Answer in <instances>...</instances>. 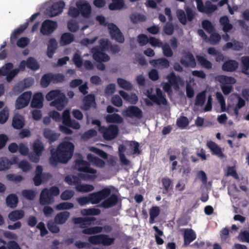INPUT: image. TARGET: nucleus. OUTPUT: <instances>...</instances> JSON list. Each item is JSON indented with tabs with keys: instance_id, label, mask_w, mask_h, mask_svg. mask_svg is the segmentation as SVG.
<instances>
[{
	"instance_id": "f257e3e1",
	"label": "nucleus",
	"mask_w": 249,
	"mask_h": 249,
	"mask_svg": "<svg viewBox=\"0 0 249 249\" xmlns=\"http://www.w3.org/2000/svg\"><path fill=\"white\" fill-rule=\"evenodd\" d=\"M78 159L75 161L74 168L82 173L79 174V177L68 176L65 181L69 184L75 185L77 191L81 193H87L93 191L94 187L93 185L87 184L79 183L80 179L84 180H94L97 177L96 170L90 167L89 163L82 159L80 154L78 155Z\"/></svg>"
},
{
	"instance_id": "f03ea898",
	"label": "nucleus",
	"mask_w": 249,
	"mask_h": 249,
	"mask_svg": "<svg viewBox=\"0 0 249 249\" xmlns=\"http://www.w3.org/2000/svg\"><path fill=\"white\" fill-rule=\"evenodd\" d=\"M74 145L69 142H64L57 147L56 151H51L50 162L52 165H56L58 162L67 163L71 158Z\"/></svg>"
},
{
	"instance_id": "7ed1b4c3",
	"label": "nucleus",
	"mask_w": 249,
	"mask_h": 249,
	"mask_svg": "<svg viewBox=\"0 0 249 249\" xmlns=\"http://www.w3.org/2000/svg\"><path fill=\"white\" fill-rule=\"evenodd\" d=\"M100 47H93L91 50L93 59L97 62H107L110 59L109 56L103 53L102 51L110 49L114 53L118 52L119 50L118 46H111L107 39H101L99 41Z\"/></svg>"
},
{
	"instance_id": "20e7f679",
	"label": "nucleus",
	"mask_w": 249,
	"mask_h": 249,
	"mask_svg": "<svg viewBox=\"0 0 249 249\" xmlns=\"http://www.w3.org/2000/svg\"><path fill=\"white\" fill-rule=\"evenodd\" d=\"M45 97L47 101H52L50 106L55 107L58 110H62L68 102L65 94L58 89L51 90L46 95Z\"/></svg>"
},
{
	"instance_id": "39448f33",
	"label": "nucleus",
	"mask_w": 249,
	"mask_h": 249,
	"mask_svg": "<svg viewBox=\"0 0 249 249\" xmlns=\"http://www.w3.org/2000/svg\"><path fill=\"white\" fill-rule=\"evenodd\" d=\"M139 144L135 141L127 142L125 145H121L119 147L120 159L122 164L128 165L129 161L125 157L124 152H125L127 155H131L135 154H139Z\"/></svg>"
},
{
	"instance_id": "423d86ee",
	"label": "nucleus",
	"mask_w": 249,
	"mask_h": 249,
	"mask_svg": "<svg viewBox=\"0 0 249 249\" xmlns=\"http://www.w3.org/2000/svg\"><path fill=\"white\" fill-rule=\"evenodd\" d=\"M63 124L59 125V130L66 134H71L72 133L70 127L75 129H79L80 125L75 120H71L70 117V111L68 109L64 110L62 114Z\"/></svg>"
},
{
	"instance_id": "0eeeda50",
	"label": "nucleus",
	"mask_w": 249,
	"mask_h": 249,
	"mask_svg": "<svg viewBox=\"0 0 249 249\" xmlns=\"http://www.w3.org/2000/svg\"><path fill=\"white\" fill-rule=\"evenodd\" d=\"M144 94L148 97L144 99L146 104L148 106L152 105L153 104H166L167 101L159 88H156L155 89L151 88L147 89Z\"/></svg>"
},
{
	"instance_id": "6e6552de",
	"label": "nucleus",
	"mask_w": 249,
	"mask_h": 249,
	"mask_svg": "<svg viewBox=\"0 0 249 249\" xmlns=\"http://www.w3.org/2000/svg\"><path fill=\"white\" fill-rule=\"evenodd\" d=\"M76 6L78 9L70 7L69 9L68 14L72 17L76 18L80 14V12L83 17L88 18L91 13V7L89 3L86 0H80L76 2Z\"/></svg>"
},
{
	"instance_id": "1a4fd4ad",
	"label": "nucleus",
	"mask_w": 249,
	"mask_h": 249,
	"mask_svg": "<svg viewBox=\"0 0 249 249\" xmlns=\"http://www.w3.org/2000/svg\"><path fill=\"white\" fill-rule=\"evenodd\" d=\"M96 20L101 25L107 26L109 34L112 39H115L119 43L124 41V37L117 26L113 23H108L106 21V19L102 16H98L96 17Z\"/></svg>"
},
{
	"instance_id": "9d476101",
	"label": "nucleus",
	"mask_w": 249,
	"mask_h": 249,
	"mask_svg": "<svg viewBox=\"0 0 249 249\" xmlns=\"http://www.w3.org/2000/svg\"><path fill=\"white\" fill-rule=\"evenodd\" d=\"M168 82L162 83V88L168 93L171 91L172 88L178 90L184 85V81L178 76H176L172 72L167 76Z\"/></svg>"
},
{
	"instance_id": "9b49d317",
	"label": "nucleus",
	"mask_w": 249,
	"mask_h": 249,
	"mask_svg": "<svg viewBox=\"0 0 249 249\" xmlns=\"http://www.w3.org/2000/svg\"><path fill=\"white\" fill-rule=\"evenodd\" d=\"M59 194V190L58 187L53 186L50 190L47 188L43 189L40 195V203L42 205L49 204L53 202V197Z\"/></svg>"
},
{
	"instance_id": "f8f14e48",
	"label": "nucleus",
	"mask_w": 249,
	"mask_h": 249,
	"mask_svg": "<svg viewBox=\"0 0 249 249\" xmlns=\"http://www.w3.org/2000/svg\"><path fill=\"white\" fill-rule=\"evenodd\" d=\"M216 79L221 83L222 90L225 94H228L231 92L232 85L236 82L234 78L224 75L218 76Z\"/></svg>"
},
{
	"instance_id": "ddd939ff",
	"label": "nucleus",
	"mask_w": 249,
	"mask_h": 249,
	"mask_svg": "<svg viewBox=\"0 0 249 249\" xmlns=\"http://www.w3.org/2000/svg\"><path fill=\"white\" fill-rule=\"evenodd\" d=\"M13 65L9 63L0 69V82L1 81L2 76H6V80L10 82L13 77L19 72V70L15 69L12 70Z\"/></svg>"
},
{
	"instance_id": "4468645a",
	"label": "nucleus",
	"mask_w": 249,
	"mask_h": 249,
	"mask_svg": "<svg viewBox=\"0 0 249 249\" xmlns=\"http://www.w3.org/2000/svg\"><path fill=\"white\" fill-rule=\"evenodd\" d=\"M89 241L91 244L94 245L102 244L104 246H108L114 242V238L107 235L101 234L90 236Z\"/></svg>"
},
{
	"instance_id": "2eb2a0df",
	"label": "nucleus",
	"mask_w": 249,
	"mask_h": 249,
	"mask_svg": "<svg viewBox=\"0 0 249 249\" xmlns=\"http://www.w3.org/2000/svg\"><path fill=\"white\" fill-rule=\"evenodd\" d=\"M100 133L102 134L104 139L107 140H111L114 139L118 134V127L116 125H110L107 128L104 126H100L98 128Z\"/></svg>"
},
{
	"instance_id": "dca6fc26",
	"label": "nucleus",
	"mask_w": 249,
	"mask_h": 249,
	"mask_svg": "<svg viewBox=\"0 0 249 249\" xmlns=\"http://www.w3.org/2000/svg\"><path fill=\"white\" fill-rule=\"evenodd\" d=\"M111 189L112 188L106 187L100 191L89 194L91 204H97L99 203L103 199L110 194Z\"/></svg>"
},
{
	"instance_id": "f3484780",
	"label": "nucleus",
	"mask_w": 249,
	"mask_h": 249,
	"mask_svg": "<svg viewBox=\"0 0 249 249\" xmlns=\"http://www.w3.org/2000/svg\"><path fill=\"white\" fill-rule=\"evenodd\" d=\"M32 95L31 91H25L20 94L15 101V108L21 109L27 107L31 101Z\"/></svg>"
},
{
	"instance_id": "a211bd4d",
	"label": "nucleus",
	"mask_w": 249,
	"mask_h": 249,
	"mask_svg": "<svg viewBox=\"0 0 249 249\" xmlns=\"http://www.w3.org/2000/svg\"><path fill=\"white\" fill-rule=\"evenodd\" d=\"M52 4L47 10V14L50 17H54L61 14L65 4L64 1L59 0H51Z\"/></svg>"
},
{
	"instance_id": "6ab92c4d",
	"label": "nucleus",
	"mask_w": 249,
	"mask_h": 249,
	"mask_svg": "<svg viewBox=\"0 0 249 249\" xmlns=\"http://www.w3.org/2000/svg\"><path fill=\"white\" fill-rule=\"evenodd\" d=\"M122 114L125 117L133 119H140L142 117V110L136 106H129L123 110Z\"/></svg>"
},
{
	"instance_id": "aec40b11",
	"label": "nucleus",
	"mask_w": 249,
	"mask_h": 249,
	"mask_svg": "<svg viewBox=\"0 0 249 249\" xmlns=\"http://www.w3.org/2000/svg\"><path fill=\"white\" fill-rule=\"evenodd\" d=\"M51 176L49 174L42 173V168L37 165L36 169V175L33 178L36 186H38L43 181L47 180Z\"/></svg>"
},
{
	"instance_id": "412c9836",
	"label": "nucleus",
	"mask_w": 249,
	"mask_h": 249,
	"mask_svg": "<svg viewBox=\"0 0 249 249\" xmlns=\"http://www.w3.org/2000/svg\"><path fill=\"white\" fill-rule=\"evenodd\" d=\"M56 22L51 20H46L42 24L40 32L44 35H49L52 33L57 28Z\"/></svg>"
},
{
	"instance_id": "4be33fe9",
	"label": "nucleus",
	"mask_w": 249,
	"mask_h": 249,
	"mask_svg": "<svg viewBox=\"0 0 249 249\" xmlns=\"http://www.w3.org/2000/svg\"><path fill=\"white\" fill-rule=\"evenodd\" d=\"M197 8L199 11L201 12H206L210 13L214 11L216 9V6L211 3L210 1H207L205 6L203 5L202 0H196Z\"/></svg>"
},
{
	"instance_id": "5701e85b",
	"label": "nucleus",
	"mask_w": 249,
	"mask_h": 249,
	"mask_svg": "<svg viewBox=\"0 0 249 249\" xmlns=\"http://www.w3.org/2000/svg\"><path fill=\"white\" fill-rule=\"evenodd\" d=\"M43 100L44 97L42 94L40 92H37L33 96L31 106L33 107L41 108L43 106Z\"/></svg>"
},
{
	"instance_id": "b1692460",
	"label": "nucleus",
	"mask_w": 249,
	"mask_h": 249,
	"mask_svg": "<svg viewBox=\"0 0 249 249\" xmlns=\"http://www.w3.org/2000/svg\"><path fill=\"white\" fill-rule=\"evenodd\" d=\"M111 228L109 226H105L104 228L101 227H94L85 229L83 231V233L87 234H91L94 233H100L103 231L109 232L111 231Z\"/></svg>"
},
{
	"instance_id": "393cba45",
	"label": "nucleus",
	"mask_w": 249,
	"mask_h": 249,
	"mask_svg": "<svg viewBox=\"0 0 249 249\" xmlns=\"http://www.w3.org/2000/svg\"><path fill=\"white\" fill-rule=\"evenodd\" d=\"M207 145L212 151V153L220 158L225 157L222 152L221 148L215 142L210 141L207 142Z\"/></svg>"
},
{
	"instance_id": "a878e982",
	"label": "nucleus",
	"mask_w": 249,
	"mask_h": 249,
	"mask_svg": "<svg viewBox=\"0 0 249 249\" xmlns=\"http://www.w3.org/2000/svg\"><path fill=\"white\" fill-rule=\"evenodd\" d=\"M196 237L195 232L192 229H187L184 230V241L185 245H189L196 239Z\"/></svg>"
},
{
	"instance_id": "bb28decb",
	"label": "nucleus",
	"mask_w": 249,
	"mask_h": 249,
	"mask_svg": "<svg viewBox=\"0 0 249 249\" xmlns=\"http://www.w3.org/2000/svg\"><path fill=\"white\" fill-rule=\"evenodd\" d=\"M95 98L93 95L90 94L85 97L83 100V104L81 108L84 110H88L91 107H95Z\"/></svg>"
},
{
	"instance_id": "cd10ccee",
	"label": "nucleus",
	"mask_w": 249,
	"mask_h": 249,
	"mask_svg": "<svg viewBox=\"0 0 249 249\" xmlns=\"http://www.w3.org/2000/svg\"><path fill=\"white\" fill-rule=\"evenodd\" d=\"M95 218L93 217H88V218H74L72 219V221L76 224H79L80 226L82 228H85L91 224V222L94 221Z\"/></svg>"
},
{
	"instance_id": "c85d7f7f",
	"label": "nucleus",
	"mask_w": 249,
	"mask_h": 249,
	"mask_svg": "<svg viewBox=\"0 0 249 249\" xmlns=\"http://www.w3.org/2000/svg\"><path fill=\"white\" fill-rule=\"evenodd\" d=\"M12 125L16 129H20L24 125V119L22 116L16 114L13 118Z\"/></svg>"
},
{
	"instance_id": "c756f323",
	"label": "nucleus",
	"mask_w": 249,
	"mask_h": 249,
	"mask_svg": "<svg viewBox=\"0 0 249 249\" xmlns=\"http://www.w3.org/2000/svg\"><path fill=\"white\" fill-rule=\"evenodd\" d=\"M150 64L160 69L167 68L169 66V62L165 58H161L150 61Z\"/></svg>"
},
{
	"instance_id": "7c9ffc66",
	"label": "nucleus",
	"mask_w": 249,
	"mask_h": 249,
	"mask_svg": "<svg viewBox=\"0 0 249 249\" xmlns=\"http://www.w3.org/2000/svg\"><path fill=\"white\" fill-rule=\"evenodd\" d=\"M181 63L186 67H195L196 63L193 55L191 53H187L184 58L181 59Z\"/></svg>"
},
{
	"instance_id": "2f4dec72",
	"label": "nucleus",
	"mask_w": 249,
	"mask_h": 249,
	"mask_svg": "<svg viewBox=\"0 0 249 249\" xmlns=\"http://www.w3.org/2000/svg\"><path fill=\"white\" fill-rule=\"evenodd\" d=\"M70 215V213L67 211L59 213L54 218L55 222L58 224H63L67 220Z\"/></svg>"
},
{
	"instance_id": "473e14b6",
	"label": "nucleus",
	"mask_w": 249,
	"mask_h": 249,
	"mask_svg": "<svg viewBox=\"0 0 249 249\" xmlns=\"http://www.w3.org/2000/svg\"><path fill=\"white\" fill-rule=\"evenodd\" d=\"M238 66V63L235 60H229L225 62L222 66V69L224 71H233Z\"/></svg>"
},
{
	"instance_id": "72a5a7b5",
	"label": "nucleus",
	"mask_w": 249,
	"mask_h": 249,
	"mask_svg": "<svg viewBox=\"0 0 249 249\" xmlns=\"http://www.w3.org/2000/svg\"><path fill=\"white\" fill-rule=\"evenodd\" d=\"M119 94L124 100L130 103L135 104L138 101V97L135 94H131V95H129L123 90H120L119 91Z\"/></svg>"
},
{
	"instance_id": "f704fd0d",
	"label": "nucleus",
	"mask_w": 249,
	"mask_h": 249,
	"mask_svg": "<svg viewBox=\"0 0 249 249\" xmlns=\"http://www.w3.org/2000/svg\"><path fill=\"white\" fill-rule=\"evenodd\" d=\"M87 160L92 164L98 167H102L105 165L104 161L91 154L87 155Z\"/></svg>"
},
{
	"instance_id": "c9c22d12",
	"label": "nucleus",
	"mask_w": 249,
	"mask_h": 249,
	"mask_svg": "<svg viewBox=\"0 0 249 249\" xmlns=\"http://www.w3.org/2000/svg\"><path fill=\"white\" fill-rule=\"evenodd\" d=\"M106 120L107 123L116 124L122 123L124 121L123 118L120 115L116 113L107 115L106 117Z\"/></svg>"
},
{
	"instance_id": "e433bc0d",
	"label": "nucleus",
	"mask_w": 249,
	"mask_h": 249,
	"mask_svg": "<svg viewBox=\"0 0 249 249\" xmlns=\"http://www.w3.org/2000/svg\"><path fill=\"white\" fill-rule=\"evenodd\" d=\"M6 203L8 207L14 208L17 206L18 203V198L16 195L10 194L7 196Z\"/></svg>"
},
{
	"instance_id": "4c0bfd02",
	"label": "nucleus",
	"mask_w": 249,
	"mask_h": 249,
	"mask_svg": "<svg viewBox=\"0 0 249 249\" xmlns=\"http://www.w3.org/2000/svg\"><path fill=\"white\" fill-rule=\"evenodd\" d=\"M117 199V197L116 195H112L109 197L103 202L102 205L105 208L112 207L116 203Z\"/></svg>"
},
{
	"instance_id": "58836bf2",
	"label": "nucleus",
	"mask_w": 249,
	"mask_h": 249,
	"mask_svg": "<svg viewBox=\"0 0 249 249\" xmlns=\"http://www.w3.org/2000/svg\"><path fill=\"white\" fill-rule=\"evenodd\" d=\"M24 215V212L21 210H15L11 212L8 215V218L12 221H15L22 218Z\"/></svg>"
},
{
	"instance_id": "ea45409f",
	"label": "nucleus",
	"mask_w": 249,
	"mask_h": 249,
	"mask_svg": "<svg viewBox=\"0 0 249 249\" xmlns=\"http://www.w3.org/2000/svg\"><path fill=\"white\" fill-rule=\"evenodd\" d=\"M74 40V36L69 33L63 34L61 37L60 44L62 45L69 44Z\"/></svg>"
},
{
	"instance_id": "a19ab883",
	"label": "nucleus",
	"mask_w": 249,
	"mask_h": 249,
	"mask_svg": "<svg viewBox=\"0 0 249 249\" xmlns=\"http://www.w3.org/2000/svg\"><path fill=\"white\" fill-rule=\"evenodd\" d=\"M243 47L242 43L237 42L233 41V42H228L224 47L223 50H226L229 49H232L235 51H239Z\"/></svg>"
},
{
	"instance_id": "79ce46f5",
	"label": "nucleus",
	"mask_w": 249,
	"mask_h": 249,
	"mask_svg": "<svg viewBox=\"0 0 249 249\" xmlns=\"http://www.w3.org/2000/svg\"><path fill=\"white\" fill-rule=\"evenodd\" d=\"M9 117V109L7 107H4L0 111V124H4L8 120Z\"/></svg>"
},
{
	"instance_id": "37998d69",
	"label": "nucleus",
	"mask_w": 249,
	"mask_h": 249,
	"mask_svg": "<svg viewBox=\"0 0 249 249\" xmlns=\"http://www.w3.org/2000/svg\"><path fill=\"white\" fill-rule=\"evenodd\" d=\"M44 136L51 142H53L56 140L59 137V134L53 133L51 130L46 128L44 130Z\"/></svg>"
},
{
	"instance_id": "c03bdc74",
	"label": "nucleus",
	"mask_w": 249,
	"mask_h": 249,
	"mask_svg": "<svg viewBox=\"0 0 249 249\" xmlns=\"http://www.w3.org/2000/svg\"><path fill=\"white\" fill-rule=\"evenodd\" d=\"M220 22L223 26V30L225 32H229L232 28V25L229 23V20L227 16L221 17L220 19Z\"/></svg>"
},
{
	"instance_id": "a18cd8bd",
	"label": "nucleus",
	"mask_w": 249,
	"mask_h": 249,
	"mask_svg": "<svg viewBox=\"0 0 249 249\" xmlns=\"http://www.w3.org/2000/svg\"><path fill=\"white\" fill-rule=\"evenodd\" d=\"M117 84L120 88L127 90H130L132 89L131 84L123 78H118Z\"/></svg>"
},
{
	"instance_id": "49530a36",
	"label": "nucleus",
	"mask_w": 249,
	"mask_h": 249,
	"mask_svg": "<svg viewBox=\"0 0 249 249\" xmlns=\"http://www.w3.org/2000/svg\"><path fill=\"white\" fill-rule=\"evenodd\" d=\"M124 5L123 0H112V2L109 5V8L111 10H120Z\"/></svg>"
},
{
	"instance_id": "de8ad7c7",
	"label": "nucleus",
	"mask_w": 249,
	"mask_h": 249,
	"mask_svg": "<svg viewBox=\"0 0 249 249\" xmlns=\"http://www.w3.org/2000/svg\"><path fill=\"white\" fill-rule=\"evenodd\" d=\"M53 74L48 73L43 75L41 80V85L43 87L46 88L50 84V82H53Z\"/></svg>"
},
{
	"instance_id": "09e8293b",
	"label": "nucleus",
	"mask_w": 249,
	"mask_h": 249,
	"mask_svg": "<svg viewBox=\"0 0 249 249\" xmlns=\"http://www.w3.org/2000/svg\"><path fill=\"white\" fill-rule=\"evenodd\" d=\"M44 149V145L41 141L36 140L34 142L33 144V150L34 153L41 155Z\"/></svg>"
},
{
	"instance_id": "8fccbe9b",
	"label": "nucleus",
	"mask_w": 249,
	"mask_h": 249,
	"mask_svg": "<svg viewBox=\"0 0 249 249\" xmlns=\"http://www.w3.org/2000/svg\"><path fill=\"white\" fill-rule=\"evenodd\" d=\"M18 167L24 172H27L32 169L30 163L26 160H22L18 163Z\"/></svg>"
},
{
	"instance_id": "3c124183",
	"label": "nucleus",
	"mask_w": 249,
	"mask_h": 249,
	"mask_svg": "<svg viewBox=\"0 0 249 249\" xmlns=\"http://www.w3.org/2000/svg\"><path fill=\"white\" fill-rule=\"evenodd\" d=\"M100 213V211L96 208L84 209L81 211V213L83 215H97Z\"/></svg>"
},
{
	"instance_id": "603ef678",
	"label": "nucleus",
	"mask_w": 249,
	"mask_h": 249,
	"mask_svg": "<svg viewBox=\"0 0 249 249\" xmlns=\"http://www.w3.org/2000/svg\"><path fill=\"white\" fill-rule=\"evenodd\" d=\"M11 167L10 160L6 157L0 158V171H4L9 169Z\"/></svg>"
},
{
	"instance_id": "864d4df0",
	"label": "nucleus",
	"mask_w": 249,
	"mask_h": 249,
	"mask_svg": "<svg viewBox=\"0 0 249 249\" xmlns=\"http://www.w3.org/2000/svg\"><path fill=\"white\" fill-rule=\"evenodd\" d=\"M196 58L198 63L201 65V66L206 69H211L212 68V64L211 63L207 60L205 57L200 55H197L196 56Z\"/></svg>"
},
{
	"instance_id": "5fc2aeb1",
	"label": "nucleus",
	"mask_w": 249,
	"mask_h": 249,
	"mask_svg": "<svg viewBox=\"0 0 249 249\" xmlns=\"http://www.w3.org/2000/svg\"><path fill=\"white\" fill-rule=\"evenodd\" d=\"M27 67L31 70L36 71L39 69V65L35 58L29 57L27 61Z\"/></svg>"
},
{
	"instance_id": "6e6d98bb",
	"label": "nucleus",
	"mask_w": 249,
	"mask_h": 249,
	"mask_svg": "<svg viewBox=\"0 0 249 249\" xmlns=\"http://www.w3.org/2000/svg\"><path fill=\"white\" fill-rule=\"evenodd\" d=\"M160 213V208L159 207H153L150 210V222L153 223L155 218L157 217Z\"/></svg>"
},
{
	"instance_id": "4d7b16f0",
	"label": "nucleus",
	"mask_w": 249,
	"mask_h": 249,
	"mask_svg": "<svg viewBox=\"0 0 249 249\" xmlns=\"http://www.w3.org/2000/svg\"><path fill=\"white\" fill-rule=\"evenodd\" d=\"M72 60L77 67H81L83 65V60L81 56V53L77 51L74 54Z\"/></svg>"
},
{
	"instance_id": "13d9d810",
	"label": "nucleus",
	"mask_w": 249,
	"mask_h": 249,
	"mask_svg": "<svg viewBox=\"0 0 249 249\" xmlns=\"http://www.w3.org/2000/svg\"><path fill=\"white\" fill-rule=\"evenodd\" d=\"M74 206L73 203L68 202H62L55 206L57 210H68L72 208Z\"/></svg>"
},
{
	"instance_id": "bf43d9fd",
	"label": "nucleus",
	"mask_w": 249,
	"mask_h": 249,
	"mask_svg": "<svg viewBox=\"0 0 249 249\" xmlns=\"http://www.w3.org/2000/svg\"><path fill=\"white\" fill-rule=\"evenodd\" d=\"M28 25V23L27 22L23 25L20 26L18 29L15 30L14 32L11 35V39H16L17 37L27 27Z\"/></svg>"
},
{
	"instance_id": "052dcab7",
	"label": "nucleus",
	"mask_w": 249,
	"mask_h": 249,
	"mask_svg": "<svg viewBox=\"0 0 249 249\" xmlns=\"http://www.w3.org/2000/svg\"><path fill=\"white\" fill-rule=\"evenodd\" d=\"M130 18L133 23H137L140 21H144L146 19L145 17L143 15L138 13H134L130 16Z\"/></svg>"
},
{
	"instance_id": "680f3d73",
	"label": "nucleus",
	"mask_w": 249,
	"mask_h": 249,
	"mask_svg": "<svg viewBox=\"0 0 249 249\" xmlns=\"http://www.w3.org/2000/svg\"><path fill=\"white\" fill-rule=\"evenodd\" d=\"M206 91L199 93L196 97V105L202 106L205 101Z\"/></svg>"
},
{
	"instance_id": "e2e57ef3",
	"label": "nucleus",
	"mask_w": 249,
	"mask_h": 249,
	"mask_svg": "<svg viewBox=\"0 0 249 249\" xmlns=\"http://www.w3.org/2000/svg\"><path fill=\"white\" fill-rule=\"evenodd\" d=\"M67 26L69 30L72 32H75L79 29L78 22L74 19L69 20Z\"/></svg>"
},
{
	"instance_id": "0e129e2a",
	"label": "nucleus",
	"mask_w": 249,
	"mask_h": 249,
	"mask_svg": "<svg viewBox=\"0 0 249 249\" xmlns=\"http://www.w3.org/2000/svg\"><path fill=\"white\" fill-rule=\"evenodd\" d=\"M196 178L200 180L203 184H206L207 182V175L203 171L200 170L196 172Z\"/></svg>"
},
{
	"instance_id": "69168bd1",
	"label": "nucleus",
	"mask_w": 249,
	"mask_h": 249,
	"mask_svg": "<svg viewBox=\"0 0 249 249\" xmlns=\"http://www.w3.org/2000/svg\"><path fill=\"white\" fill-rule=\"evenodd\" d=\"M189 124L188 120L187 117L182 116L179 118L177 121V124L178 127L181 128H184Z\"/></svg>"
},
{
	"instance_id": "338daca9",
	"label": "nucleus",
	"mask_w": 249,
	"mask_h": 249,
	"mask_svg": "<svg viewBox=\"0 0 249 249\" xmlns=\"http://www.w3.org/2000/svg\"><path fill=\"white\" fill-rule=\"evenodd\" d=\"M238 238L242 242L249 243V231H241L238 236Z\"/></svg>"
},
{
	"instance_id": "774afa93",
	"label": "nucleus",
	"mask_w": 249,
	"mask_h": 249,
	"mask_svg": "<svg viewBox=\"0 0 249 249\" xmlns=\"http://www.w3.org/2000/svg\"><path fill=\"white\" fill-rule=\"evenodd\" d=\"M242 65L243 68V72L247 74L246 71L249 68V57L243 56L241 57Z\"/></svg>"
}]
</instances>
